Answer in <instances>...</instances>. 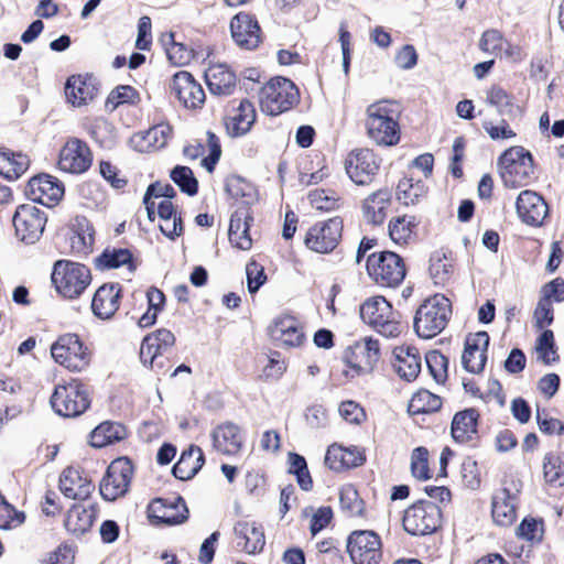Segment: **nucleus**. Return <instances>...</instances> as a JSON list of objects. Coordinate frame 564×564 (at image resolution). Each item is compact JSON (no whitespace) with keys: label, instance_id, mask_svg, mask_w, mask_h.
Instances as JSON below:
<instances>
[{"label":"nucleus","instance_id":"4c0bfd02","mask_svg":"<svg viewBox=\"0 0 564 564\" xmlns=\"http://www.w3.org/2000/svg\"><path fill=\"white\" fill-rule=\"evenodd\" d=\"M492 519L501 527L512 524L517 518L514 498L507 490H501L492 498Z\"/></svg>","mask_w":564,"mask_h":564},{"label":"nucleus","instance_id":"ddd939ff","mask_svg":"<svg viewBox=\"0 0 564 564\" xmlns=\"http://www.w3.org/2000/svg\"><path fill=\"white\" fill-rule=\"evenodd\" d=\"M343 226V220L339 217L316 223L306 232L305 246L317 253L332 252L340 241Z\"/></svg>","mask_w":564,"mask_h":564},{"label":"nucleus","instance_id":"c756f323","mask_svg":"<svg viewBox=\"0 0 564 564\" xmlns=\"http://www.w3.org/2000/svg\"><path fill=\"white\" fill-rule=\"evenodd\" d=\"M391 193L387 189H379L368 195L361 205L362 216L371 225H381L387 218L391 206Z\"/></svg>","mask_w":564,"mask_h":564},{"label":"nucleus","instance_id":"6e6552de","mask_svg":"<svg viewBox=\"0 0 564 564\" xmlns=\"http://www.w3.org/2000/svg\"><path fill=\"white\" fill-rule=\"evenodd\" d=\"M360 317L386 337H395L401 333L399 315L382 296L366 300L360 306Z\"/></svg>","mask_w":564,"mask_h":564},{"label":"nucleus","instance_id":"473e14b6","mask_svg":"<svg viewBox=\"0 0 564 564\" xmlns=\"http://www.w3.org/2000/svg\"><path fill=\"white\" fill-rule=\"evenodd\" d=\"M205 79L213 95H230L236 88V75L224 64L209 66L205 73Z\"/></svg>","mask_w":564,"mask_h":564},{"label":"nucleus","instance_id":"0e129e2a","mask_svg":"<svg viewBox=\"0 0 564 564\" xmlns=\"http://www.w3.org/2000/svg\"><path fill=\"white\" fill-rule=\"evenodd\" d=\"M429 452L424 447H417L413 451L411 456V473L412 475L421 480L430 478L429 474Z\"/></svg>","mask_w":564,"mask_h":564},{"label":"nucleus","instance_id":"37998d69","mask_svg":"<svg viewBox=\"0 0 564 564\" xmlns=\"http://www.w3.org/2000/svg\"><path fill=\"white\" fill-rule=\"evenodd\" d=\"M478 414L468 409L455 414L452 422V436L458 442H466L476 433Z\"/></svg>","mask_w":564,"mask_h":564},{"label":"nucleus","instance_id":"9d476101","mask_svg":"<svg viewBox=\"0 0 564 564\" xmlns=\"http://www.w3.org/2000/svg\"><path fill=\"white\" fill-rule=\"evenodd\" d=\"M53 359L75 372L83 371L89 366L90 351L76 334L61 336L51 347Z\"/></svg>","mask_w":564,"mask_h":564},{"label":"nucleus","instance_id":"5701e85b","mask_svg":"<svg viewBox=\"0 0 564 564\" xmlns=\"http://www.w3.org/2000/svg\"><path fill=\"white\" fill-rule=\"evenodd\" d=\"M121 288L119 284L105 283L99 286L91 299V312L95 317L107 321L113 317L120 306Z\"/></svg>","mask_w":564,"mask_h":564},{"label":"nucleus","instance_id":"58836bf2","mask_svg":"<svg viewBox=\"0 0 564 564\" xmlns=\"http://www.w3.org/2000/svg\"><path fill=\"white\" fill-rule=\"evenodd\" d=\"M486 102L495 107L502 118L507 117L510 120H514L522 115L521 107L516 105L501 87H491L487 91Z\"/></svg>","mask_w":564,"mask_h":564},{"label":"nucleus","instance_id":"79ce46f5","mask_svg":"<svg viewBox=\"0 0 564 564\" xmlns=\"http://www.w3.org/2000/svg\"><path fill=\"white\" fill-rule=\"evenodd\" d=\"M126 436L123 425L113 422L100 423L91 433L89 443L91 446L101 448L117 441H121Z\"/></svg>","mask_w":564,"mask_h":564},{"label":"nucleus","instance_id":"4468645a","mask_svg":"<svg viewBox=\"0 0 564 564\" xmlns=\"http://www.w3.org/2000/svg\"><path fill=\"white\" fill-rule=\"evenodd\" d=\"M46 220L45 213L36 205H20L13 216L15 234L25 243H34L41 238Z\"/></svg>","mask_w":564,"mask_h":564},{"label":"nucleus","instance_id":"49530a36","mask_svg":"<svg viewBox=\"0 0 564 564\" xmlns=\"http://www.w3.org/2000/svg\"><path fill=\"white\" fill-rule=\"evenodd\" d=\"M426 194V186L422 180L405 176L400 180L397 187L398 199L404 205H414Z\"/></svg>","mask_w":564,"mask_h":564},{"label":"nucleus","instance_id":"b1692460","mask_svg":"<svg viewBox=\"0 0 564 564\" xmlns=\"http://www.w3.org/2000/svg\"><path fill=\"white\" fill-rule=\"evenodd\" d=\"M269 334L274 341L285 347H297L304 340L300 323L290 315L276 317L269 327Z\"/></svg>","mask_w":564,"mask_h":564},{"label":"nucleus","instance_id":"5fc2aeb1","mask_svg":"<svg viewBox=\"0 0 564 564\" xmlns=\"http://www.w3.org/2000/svg\"><path fill=\"white\" fill-rule=\"evenodd\" d=\"M139 100L138 91L128 85H121L111 90L106 100V108L110 111L123 104H135Z\"/></svg>","mask_w":564,"mask_h":564},{"label":"nucleus","instance_id":"603ef678","mask_svg":"<svg viewBox=\"0 0 564 564\" xmlns=\"http://www.w3.org/2000/svg\"><path fill=\"white\" fill-rule=\"evenodd\" d=\"M538 359L542 362L550 365L558 359L555 349L554 334L550 329H544L539 336L535 345Z\"/></svg>","mask_w":564,"mask_h":564},{"label":"nucleus","instance_id":"69168bd1","mask_svg":"<svg viewBox=\"0 0 564 564\" xmlns=\"http://www.w3.org/2000/svg\"><path fill=\"white\" fill-rule=\"evenodd\" d=\"M247 285L250 293H256L267 281L264 268L256 261L246 267Z\"/></svg>","mask_w":564,"mask_h":564},{"label":"nucleus","instance_id":"864d4df0","mask_svg":"<svg viewBox=\"0 0 564 564\" xmlns=\"http://www.w3.org/2000/svg\"><path fill=\"white\" fill-rule=\"evenodd\" d=\"M171 178L180 189L189 196L197 193L198 182L193 171L187 166L177 165L171 171Z\"/></svg>","mask_w":564,"mask_h":564},{"label":"nucleus","instance_id":"4d7b16f0","mask_svg":"<svg viewBox=\"0 0 564 564\" xmlns=\"http://www.w3.org/2000/svg\"><path fill=\"white\" fill-rule=\"evenodd\" d=\"M162 41L164 44L170 43V46L166 47V55L172 64L181 66L187 64L192 59V50L187 48L182 43H176L174 41L173 33L164 35Z\"/></svg>","mask_w":564,"mask_h":564},{"label":"nucleus","instance_id":"f3484780","mask_svg":"<svg viewBox=\"0 0 564 564\" xmlns=\"http://www.w3.org/2000/svg\"><path fill=\"white\" fill-rule=\"evenodd\" d=\"M171 90L187 109H199L205 104V91L189 72L175 73L172 77Z\"/></svg>","mask_w":564,"mask_h":564},{"label":"nucleus","instance_id":"20e7f679","mask_svg":"<svg viewBox=\"0 0 564 564\" xmlns=\"http://www.w3.org/2000/svg\"><path fill=\"white\" fill-rule=\"evenodd\" d=\"M499 175L505 186L518 188L525 186L533 174V160L522 147L506 150L498 160Z\"/></svg>","mask_w":564,"mask_h":564},{"label":"nucleus","instance_id":"2eb2a0df","mask_svg":"<svg viewBox=\"0 0 564 564\" xmlns=\"http://www.w3.org/2000/svg\"><path fill=\"white\" fill-rule=\"evenodd\" d=\"M344 360L356 375L369 373L379 360V343L371 338L356 341L345 350Z\"/></svg>","mask_w":564,"mask_h":564},{"label":"nucleus","instance_id":"a18cd8bd","mask_svg":"<svg viewBox=\"0 0 564 564\" xmlns=\"http://www.w3.org/2000/svg\"><path fill=\"white\" fill-rule=\"evenodd\" d=\"M228 237L230 243L238 249L249 250L252 247L247 216H242L239 213L231 216Z\"/></svg>","mask_w":564,"mask_h":564},{"label":"nucleus","instance_id":"a878e982","mask_svg":"<svg viewBox=\"0 0 564 564\" xmlns=\"http://www.w3.org/2000/svg\"><path fill=\"white\" fill-rule=\"evenodd\" d=\"M153 517L167 525H176L185 522L188 518V509L181 497L173 499H155L151 503Z\"/></svg>","mask_w":564,"mask_h":564},{"label":"nucleus","instance_id":"e433bc0d","mask_svg":"<svg viewBox=\"0 0 564 564\" xmlns=\"http://www.w3.org/2000/svg\"><path fill=\"white\" fill-rule=\"evenodd\" d=\"M96 518V510L93 507H72L65 519V528L68 532L83 535L90 530Z\"/></svg>","mask_w":564,"mask_h":564},{"label":"nucleus","instance_id":"7ed1b4c3","mask_svg":"<svg viewBox=\"0 0 564 564\" xmlns=\"http://www.w3.org/2000/svg\"><path fill=\"white\" fill-rule=\"evenodd\" d=\"M52 283L62 296L77 299L91 283V273L82 263L58 260L53 268Z\"/></svg>","mask_w":564,"mask_h":564},{"label":"nucleus","instance_id":"774afa93","mask_svg":"<svg viewBox=\"0 0 564 564\" xmlns=\"http://www.w3.org/2000/svg\"><path fill=\"white\" fill-rule=\"evenodd\" d=\"M553 304L549 300L540 299L533 313L534 325L539 329H543L553 323Z\"/></svg>","mask_w":564,"mask_h":564},{"label":"nucleus","instance_id":"052dcab7","mask_svg":"<svg viewBox=\"0 0 564 564\" xmlns=\"http://www.w3.org/2000/svg\"><path fill=\"white\" fill-rule=\"evenodd\" d=\"M311 205L318 210H334L339 206V197L332 191L315 189L308 193Z\"/></svg>","mask_w":564,"mask_h":564},{"label":"nucleus","instance_id":"3c124183","mask_svg":"<svg viewBox=\"0 0 564 564\" xmlns=\"http://www.w3.org/2000/svg\"><path fill=\"white\" fill-rule=\"evenodd\" d=\"M339 501L341 509L349 517H359L364 513V501L352 485H346L340 489Z\"/></svg>","mask_w":564,"mask_h":564},{"label":"nucleus","instance_id":"c03bdc74","mask_svg":"<svg viewBox=\"0 0 564 564\" xmlns=\"http://www.w3.org/2000/svg\"><path fill=\"white\" fill-rule=\"evenodd\" d=\"M416 218L410 215L397 216L390 219L388 230L390 239L397 245H406L412 239Z\"/></svg>","mask_w":564,"mask_h":564},{"label":"nucleus","instance_id":"f8f14e48","mask_svg":"<svg viewBox=\"0 0 564 564\" xmlns=\"http://www.w3.org/2000/svg\"><path fill=\"white\" fill-rule=\"evenodd\" d=\"M133 475L130 459L120 457L115 459L100 481V495L105 500L113 501L128 492Z\"/></svg>","mask_w":564,"mask_h":564},{"label":"nucleus","instance_id":"6ab92c4d","mask_svg":"<svg viewBox=\"0 0 564 564\" xmlns=\"http://www.w3.org/2000/svg\"><path fill=\"white\" fill-rule=\"evenodd\" d=\"M489 335L486 332L469 334L464 344L462 365L470 373H480L487 361Z\"/></svg>","mask_w":564,"mask_h":564},{"label":"nucleus","instance_id":"a211bd4d","mask_svg":"<svg viewBox=\"0 0 564 564\" xmlns=\"http://www.w3.org/2000/svg\"><path fill=\"white\" fill-rule=\"evenodd\" d=\"M345 170L354 183L365 185L377 174L379 161L368 149L354 150L345 161Z\"/></svg>","mask_w":564,"mask_h":564},{"label":"nucleus","instance_id":"412c9836","mask_svg":"<svg viewBox=\"0 0 564 564\" xmlns=\"http://www.w3.org/2000/svg\"><path fill=\"white\" fill-rule=\"evenodd\" d=\"M234 41L245 50L256 48L261 41V30L258 21L246 12H239L230 22Z\"/></svg>","mask_w":564,"mask_h":564},{"label":"nucleus","instance_id":"72a5a7b5","mask_svg":"<svg viewBox=\"0 0 564 564\" xmlns=\"http://www.w3.org/2000/svg\"><path fill=\"white\" fill-rule=\"evenodd\" d=\"M256 121V109L253 105L243 99L239 106L226 119V128L231 135L247 133Z\"/></svg>","mask_w":564,"mask_h":564},{"label":"nucleus","instance_id":"a19ab883","mask_svg":"<svg viewBox=\"0 0 564 564\" xmlns=\"http://www.w3.org/2000/svg\"><path fill=\"white\" fill-rule=\"evenodd\" d=\"M29 159L25 154L0 150V175L13 181L24 174L29 167Z\"/></svg>","mask_w":564,"mask_h":564},{"label":"nucleus","instance_id":"f704fd0d","mask_svg":"<svg viewBox=\"0 0 564 564\" xmlns=\"http://www.w3.org/2000/svg\"><path fill=\"white\" fill-rule=\"evenodd\" d=\"M235 532L240 540L238 544H242L243 550L249 554L261 551L265 544L262 528L256 522L240 521L236 524Z\"/></svg>","mask_w":564,"mask_h":564},{"label":"nucleus","instance_id":"0eeeda50","mask_svg":"<svg viewBox=\"0 0 564 564\" xmlns=\"http://www.w3.org/2000/svg\"><path fill=\"white\" fill-rule=\"evenodd\" d=\"M50 403L56 414L75 417L89 408L90 399L85 386L78 380H72L55 387Z\"/></svg>","mask_w":564,"mask_h":564},{"label":"nucleus","instance_id":"4be33fe9","mask_svg":"<svg viewBox=\"0 0 564 564\" xmlns=\"http://www.w3.org/2000/svg\"><path fill=\"white\" fill-rule=\"evenodd\" d=\"M28 191L34 202L50 207L63 197L64 185L54 176L41 174L29 181Z\"/></svg>","mask_w":564,"mask_h":564},{"label":"nucleus","instance_id":"09e8293b","mask_svg":"<svg viewBox=\"0 0 564 564\" xmlns=\"http://www.w3.org/2000/svg\"><path fill=\"white\" fill-rule=\"evenodd\" d=\"M441 406L442 401L438 395L429 390H420L412 395L408 410L411 414H421L437 411Z\"/></svg>","mask_w":564,"mask_h":564},{"label":"nucleus","instance_id":"423d86ee","mask_svg":"<svg viewBox=\"0 0 564 564\" xmlns=\"http://www.w3.org/2000/svg\"><path fill=\"white\" fill-rule=\"evenodd\" d=\"M369 276L380 286L395 288L405 278L403 259L392 251L371 253L367 259Z\"/></svg>","mask_w":564,"mask_h":564},{"label":"nucleus","instance_id":"39448f33","mask_svg":"<svg viewBox=\"0 0 564 564\" xmlns=\"http://www.w3.org/2000/svg\"><path fill=\"white\" fill-rule=\"evenodd\" d=\"M296 86L288 78L276 77L268 82L259 93L261 110L269 116H278L299 102Z\"/></svg>","mask_w":564,"mask_h":564},{"label":"nucleus","instance_id":"e2e57ef3","mask_svg":"<svg viewBox=\"0 0 564 564\" xmlns=\"http://www.w3.org/2000/svg\"><path fill=\"white\" fill-rule=\"evenodd\" d=\"M426 366L436 382H444L447 378V358L440 351H431L425 356Z\"/></svg>","mask_w":564,"mask_h":564},{"label":"nucleus","instance_id":"1a4fd4ad","mask_svg":"<svg viewBox=\"0 0 564 564\" xmlns=\"http://www.w3.org/2000/svg\"><path fill=\"white\" fill-rule=\"evenodd\" d=\"M440 507L430 500H419L405 509L403 528L412 535H426L435 532L441 525Z\"/></svg>","mask_w":564,"mask_h":564},{"label":"nucleus","instance_id":"680f3d73","mask_svg":"<svg viewBox=\"0 0 564 564\" xmlns=\"http://www.w3.org/2000/svg\"><path fill=\"white\" fill-rule=\"evenodd\" d=\"M507 45V41L502 34L497 30H487L482 33L479 41V48L488 54H492L502 58L503 46Z\"/></svg>","mask_w":564,"mask_h":564},{"label":"nucleus","instance_id":"6e6d98bb","mask_svg":"<svg viewBox=\"0 0 564 564\" xmlns=\"http://www.w3.org/2000/svg\"><path fill=\"white\" fill-rule=\"evenodd\" d=\"M517 536L530 543H539L543 539L544 524L542 520L524 518L517 528Z\"/></svg>","mask_w":564,"mask_h":564},{"label":"nucleus","instance_id":"8fccbe9b","mask_svg":"<svg viewBox=\"0 0 564 564\" xmlns=\"http://www.w3.org/2000/svg\"><path fill=\"white\" fill-rule=\"evenodd\" d=\"M543 471L545 480L555 486L564 485V453L549 455L544 458Z\"/></svg>","mask_w":564,"mask_h":564},{"label":"nucleus","instance_id":"f03ea898","mask_svg":"<svg viewBox=\"0 0 564 564\" xmlns=\"http://www.w3.org/2000/svg\"><path fill=\"white\" fill-rule=\"evenodd\" d=\"M451 314L452 307L447 297L442 294L429 297L416 311L415 333L426 339L438 335L447 325Z\"/></svg>","mask_w":564,"mask_h":564},{"label":"nucleus","instance_id":"cd10ccee","mask_svg":"<svg viewBox=\"0 0 564 564\" xmlns=\"http://www.w3.org/2000/svg\"><path fill=\"white\" fill-rule=\"evenodd\" d=\"M364 462L365 456L357 447H344L336 443L328 446L325 454V465L334 471L358 467Z\"/></svg>","mask_w":564,"mask_h":564},{"label":"nucleus","instance_id":"f257e3e1","mask_svg":"<svg viewBox=\"0 0 564 564\" xmlns=\"http://www.w3.org/2000/svg\"><path fill=\"white\" fill-rule=\"evenodd\" d=\"M399 106L394 101L380 100L367 108L366 127L368 135L377 144L393 145L399 142Z\"/></svg>","mask_w":564,"mask_h":564},{"label":"nucleus","instance_id":"bb28decb","mask_svg":"<svg viewBox=\"0 0 564 564\" xmlns=\"http://www.w3.org/2000/svg\"><path fill=\"white\" fill-rule=\"evenodd\" d=\"M214 448L224 455H236L240 452L243 443L240 427L232 422L218 425L212 432Z\"/></svg>","mask_w":564,"mask_h":564},{"label":"nucleus","instance_id":"c85d7f7f","mask_svg":"<svg viewBox=\"0 0 564 564\" xmlns=\"http://www.w3.org/2000/svg\"><path fill=\"white\" fill-rule=\"evenodd\" d=\"M59 489L69 499L85 500L90 496L94 486L78 469L68 467L59 477Z\"/></svg>","mask_w":564,"mask_h":564},{"label":"nucleus","instance_id":"dca6fc26","mask_svg":"<svg viewBox=\"0 0 564 564\" xmlns=\"http://www.w3.org/2000/svg\"><path fill=\"white\" fill-rule=\"evenodd\" d=\"M91 162L90 149L77 138L68 139L59 151L58 167L64 172L82 174L89 169Z\"/></svg>","mask_w":564,"mask_h":564},{"label":"nucleus","instance_id":"c9c22d12","mask_svg":"<svg viewBox=\"0 0 564 564\" xmlns=\"http://www.w3.org/2000/svg\"><path fill=\"white\" fill-rule=\"evenodd\" d=\"M204 464V455L199 447L191 446L184 451L173 467V475L181 480L193 478Z\"/></svg>","mask_w":564,"mask_h":564},{"label":"nucleus","instance_id":"338daca9","mask_svg":"<svg viewBox=\"0 0 564 564\" xmlns=\"http://www.w3.org/2000/svg\"><path fill=\"white\" fill-rule=\"evenodd\" d=\"M482 128L492 140H507L516 137V132L505 118L498 124H495L491 120H484Z\"/></svg>","mask_w":564,"mask_h":564},{"label":"nucleus","instance_id":"7c9ffc66","mask_svg":"<svg viewBox=\"0 0 564 564\" xmlns=\"http://www.w3.org/2000/svg\"><path fill=\"white\" fill-rule=\"evenodd\" d=\"M393 368L406 381L414 380L421 371V356L415 347L399 346L393 349Z\"/></svg>","mask_w":564,"mask_h":564},{"label":"nucleus","instance_id":"9b49d317","mask_svg":"<svg viewBox=\"0 0 564 564\" xmlns=\"http://www.w3.org/2000/svg\"><path fill=\"white\" fill-rule=\"evenodd\" d=\"M347 552L354 564H380L382 541L372 530H356L348 535Z\"/></svg>","mask_w":564,"mask_h":564},{"label":"nucleus","instance_id":"13d9d810","mask_svg":"<svg viewBox=\"0 0 564 564\" xmlns=\"http://www.w3.org/2000/svg\"><path fill=\"white\" fill-rule=\"evenodd\" d=\"M430 272L435 283L444 284L451 278L453 264L445 253L436 252L431 258Z\"/></svg>","mask_w":564,"mask_h":564},{"label":"nucleus","instance_id":"ea45409f","mask_svg":"<svg viewBox=\"0 0 564 564\" xmlns=\"http://www.w3.org/2000/svg\"><path fill=\"white\" fill-rule=\"evenodd\" d=\"M72 250L80 256L91 252L95 242L93 226L85 219H77L69 238Z\"/></svg>","mask_w":564,"mask_h":564},{"label":"nucleus","instance_id":"393cba45","mask_svg":"<svg viewBox=\"0 0 564 564\" xmlns=\"http://www.w3.org/2000/svg\"><path fill=\"white\" fill-rule=\"evenodd\" d=\"M171 135V126L169 123H160L144 132L134 133L130 138L129 143L138 152H151L164 148Z\"/></svg>","mask_w":564,"mask_h":564},{"label":"nucleus","instance_id":"aec40b11","mask_svg":"<svg viewBox=\"0 0 564 564\" xmlns=\"http://www.w3.org/2000/svg\"><path fill=\"white\" fill-rule=\"evenodd\" d=\"M518 217L527 225L539 227L547 215V204L536 192L522 191L516 202Z\"/></svg>","mask_w":564,"mask_h":564},{"label":"nucleus","instance_id":"bf43d9fd","mask_svg":"<svg viewBox=\"0 0 564 564\" xmlns=\"http://www.w3.org/2000/svg\"><path fill=\"white\" fill-rule=\"evenodd\" d=\"M24 520V513L17 511L0 494V529H15L21 525Z\"/></svg>","mask_w":564,"mask_h":564},{"label":"nucleus","instance_id":"2f4dec72","mask_svg":"<svg viewBox=\"0 0 564 564\" xmlns=\"http://www.w3.org/2000/svg\"><path fill=\"white\" fill-rule=\"evenodd\" d=\"M97 86L91 76L73 75L65 86V95L74 106H83L97 95Z\"/></svg>","mask_w":564,"mask_h":564},{"label":"nucleus","instance_id":"de8ad7c7","mask_svg":"<svg viewBox=\"0 0 564 564\" xmlns=\"http://www.w3.org/2000/svg\"><path fill=\"white\" fill-rule=\"evenodd\" d=\"M132 254L128 249L113 248L106 249L100 257L96 259V267L100 270L116 269L121 265H128L132 270Z\"/></svg>","mask_w":564,"mask_h":564}]
</instances>
